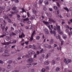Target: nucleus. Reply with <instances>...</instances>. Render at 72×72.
<instances>
[{"label": "nucleus", "mask_w": 72, "mask_h": 72, "mask_svg": "<svg viewBox=\"0 0 72 72\" xmlns=\"http://www.w3.org/2000/svg\"><path fill=\"white\" fill-rule=\"evenodd\" d=\"M57 28L58 32H59L60 35H63V32H61L60 30V26L59 25H58L57 26Z\"/></svg>", "instance_id": "f257e3e1"}, {"label": "nucleus", "mask_w": 72, "mask_h": 72, "mask_svg": "<svg viewBox=\"0 0 72 72\" xmlns=\"http://www.w3.org/2000/svg\"><path fill=\"white\" fill-rule=\"evenodd\" d=\"M28 53L29 55H32V54H34L35 53V52L32 51V50L29 51L28 52Z\"/></svg>", "instance_id": "f03ea898"}, {"label": "nucleus", "mask_w": 72, "mask_h": 72, "mask_svg": "<svg viewBox=\"0 0 72 72\" xmlns=\"http://www.w3.org/2000/svg\"><path fill=\"white\" fill-rule=\"evenodd\" d=\"M1 26L2 27L1 29L3 30H5V25L4 23L1 24Z\"/></svg>", "instance_id": "7ed1b4c3"}, {"label": "nucleus", "mask_w": 72, "mask_h": 72, "mask_svg": "<svg viewBox=\"0 0 72 72\" xmlns=\"http://www.w3.org/2000/svg\"><path fill=\"white\" fill-rule=\"evenodd\" d=\"M33 61V60L32 59V58H29V59L27 61L28 63H31Z\"/></svg>", "instance_id": "20e7f679"}, {"label": "nucleus", "mask_w": 72, "mask_h": 72, "mask_svg": "<svg viewBox=\"0 0 72 72\" xmlns=\"http://www.w3.org/2000/svg\"><path fill=\"white\" fill-rule=\"evenodd\" d=\"M24 36H24V33H23V32H22L21 35H19V38H20V39H21V38H22V37H24Z\"/></svg>", "instance_id": "39448f33"}, {"label": "nucleus", "mask_w": 72, "mask_h": 72, "mask_svg": "<svg viewBox=\"0 0 72 72\" xmlns=\"http://www.w3.org/2000/svg\"><path fill=\"white\" fill-rule=\"evenodd\" d=\"M33 48L34 50H36L37 49V46L35 45L34 44L33 45Z\"/></svg>", "instance_id": "423d86ee"}, {"label": "nucleus", "mask_w": 72, "mask_h": 72, "mask_svg": "<svg viewBox=\"0 0 72 72\" xmlns=\"http://www.w3.org/2000/svg\"><path fill=\"white\" fill-rule=\"evenodd\" d=\"M60 71V69L59 67L56 68V72H59Z\"/></svg>", "instance_id": "0eeeda50"}, {"label": "nucleus", "mask_w": 72, "mask_h": 72, "mask_svg": "<svg viewBox=\"0 0 72 72\" xmlns=\"http://www.w3.org/2000/svg\"><path fill=\"white\" fill-rule=\"evenodd\" d=\"M35 18V15H32L30 17V19L32 20H33Z\"/></svg>", "instance_id": "6e6552de"}, {"label": "nucleus", "mask_w": 72, "mask_h": 72, "mask_svg": "<svg viewBox=\"0 0 72 72\" xmlns=\"http://www.w3.org/2000/svg\"><path fill=\"white\" fill-rule=\"evenodd\" d=\"M53 43H54V40L53 39H52L50 40V44H51H51H53Z\"/></svg>", "instance_id": "1a4fd4ad"}, {"label": "nucleus", "mask_w": 72, "mask_h": 72, "mask_svg": "<svg viewBox=\"0 0 72 72\" xmlns=\"http://www.w3.org/2000/svg\"><path fill=\"white\" fill-rule=\"evenodd\" d=\"M2 55L3 57H6L10 56V55H9L8 54H5L3 53Z\"/></svg>", "instance_id": "9d476101"}, {"label": "nucleus", "mask_w": 72, "mask_h": 72, "mask_svg": "<svg viewBox=\"0 0 72 72\" xmlns=\"http://www.w3.org/2000/svg\"><path fill=\"white\" fill-rule=\"evenodd\" d=\"M27 17V15H26V13H24V14H23V15L22 16V17L23 18H25Z\"/></svg>", "instance_id": "9b49d317"}, {"label": "nucleus", "mask_w": 72, "mask_h": 72, "mask_svg": "<svg viewBox=\"0 0 72 72\" xmlns=\"http://www.w3.org/2000/svg\"><path fill=\"white\" fill-rule=\"evenodd\" d=\"M5 39L7 41H9L10 40V38L8 36H6L5 37Z\"/></svg>", "instance_id": "f8f14e48"}, {"label": "nucleus", "mask_w": 72, "mask_h": 72, "mask_svg": "<svg viewBox=\"0 0 72 72\" xmlns=\"http://www.w3.org/2000/svg\"><path fill=\"white\" fill-rule=\"evenodd\" d=\"M44 3L46 5H48V4H49V2L48 1H45L44 2Z\"/></svg>", "instance_id": "ddd939ff"}, {"label": "nucleus", "mask_w": 72, "mask_h": 72, "mask_svg": "<svg viewBox=\"0 0 72 72\" xmlns=\"http://www.w3.org/2000/svg\"><path fill=\"white\" fill-rule=\"evenodd\" d=\"M43 23H44V24L46 25H48V24H49V22H46L44 21H43Z\"/></svg>", "instance_id": "4468645a"}, {"label": "nucleus", "mask_w": 72, "mask_h": 72, "mask_svg": "<svg viewBox=\"0 0 72 72\" xmlns=\"http://www.w3.org/2000/svg\"><path fill=\"white\" fill-rule=\"evenodd\" d=\"M23 21H24L26 22V21H29V19H28V18L27 17L26 18L24 19Z\"/></svg>", "instance_id": "2eb2a0df"}, {"label": "nucleus", "mask_w": 72, "mask_h": 72, "mask_svg": "<svg viewBox=\"0 0 72 72\" xmlns=\"http://www.w3.org/2000/svg\"><path fill=\"white\" fill-rule=\"evenodd\" d=\"M31 57V55H26L25 56V57L26 58H30Z\"/></svg>", "instance_id": "dca6fc26"}, {"label": "nucleus", "mask_w": 72, "mask_h": 72, "mask_svg": "<svg viewBox=\"0 0 72 72\" xmlns=\"http://www.w3.org/2000/svg\"><path fill=\"white\" fill-rule=\"evenodd\" d=\"M26 66V67H31V66H32V65L30 63H29L27 64Z\"/></svg>", "instance_id": "f3484780"}, {"label": "nucleus", "mask_w": 72, "mask_h": 72, "mask_svg": "<svg viewBox=\"0 0 72 72\" xmlns=\"http://www.w3.org/2000/svg\"><path fill=\"white\" fill-rule=\"evenodd\" d=\"M62 37L64 39H66L67 38V35H62Z\"/></svg>", "instance_id": "a211bd4d"}, {"label": "nucleus", "mask_w": 72, "mask_h": 72, "mask_svg": "<svg viewBox=\"0 0 72 72\" xmlns=\"http://www.w3.org/2000/svg\"><path fill=\"white\" fill-rule=\"evenodd\" d=\"M43 2V0H40L39 1V4H41Z\"/></svg>", "instance_id": "6ab92c4d"}, {"label": "nucleus", "mask_w": 72, "mask_h": 72, "mask_svg": "<svg viewBox=\"0 0 72 72\" xmlns=\"http://www.w3.org/2000/svg\"><path fill=\"white\" fill-rule=\"evenodd\" d=\"M0 11H2L3 10H4V8H3V7H2L1 6H0Z\"/></svg>", "instance_id": "aec40b11"}, {"label": "nucleus", "mask_w": 72, "mask_h": 72, "mask_svg": "<svg viewBox=\"0 0 72 72\" xmlns=\"http://www.w3.org/2000/svg\"><path fill=\"white\" fill-rule=\"evenodd\" d=\"M54 36H56V35L57 34V33L55 31L53 30V33Z\"/></svg>", "instance_id": "412c9836"}, {"label": "nucleus", "mask_w": 72, "mask_h": 72, "mask_svg": "<svg viewBox=\"0 0 72 72\" xmlns=\"http://www.w3.org/2000/svg\"><path fill=\"white\" fill-rule=\"evenodd\" d=\"M43 9L44 11H46L47 10V8H46V7H45V6H44L43 7Z\"/></svg>", "instance_id": "4be33fe9"}, {"label": "nucleus", "mask_w": 72, "mask_h": 72, "mask_svg": "<svg viewBox=\"0 0 72 72\" xmlns=\"http://www.w3.org/2000/svg\"><path fill=\"white\" fill-rule=\"evenodd\" d=\"M44 31H45L46 32H47V34H49V32H48V30L46 29L44 30Z\"/></svg>", "instance_id": "5701e85b"}, {"label": "nucleus", "mask_w": 72, "mask_h": 72, "mask_svg": "<svg viewBox=\"0 0 72 72\" xmlns=\"http://www.w3.org/2000/svg\"><path fill=\"white\" fill-rule=\"evenodd\" d=\"M33 37L31 36V38L30 39V41H32L33 40Z\"/></svg>", "instance_id": "b1692460"}, {"label": "nucleus", "mask_w": 72, "mask_h": 72, "mask_svg": "<svg viewBox=\"0 0 72 72\" xmlns=\"http://www.w3.org/2000/svg\"><path fill=\"white\" fill-rule=\"evenodd\" d=\"M44 46L45 48H48V45L47 44H44Z\"/></svg>", "instance_id": "393cba45"}, {"label": "nucleus", "mask_w": 72, "mask_h": 72, "mask_svg": "<svg viewBox=\"0 0 72 72\" xmlns=\"http://www.w3.org/2000/svg\"><path fill=\"white\" fill-rule=\"evenodd\" d=\"M11 35H12L13 36H15L16 35V34L14 33L13 32H12V33L11 34Z\"/></svg>", "instance_id": "a878e982"}, {"label": "nucleus", "mask_w": 72, "mask_h": 72, "mask_svg": "<svg viewBox=\"0 0 72 72\" xmlns=\"http://www.w3.org/2000/svg\"><path fill=\"white\" fill-rule=\"evenodd\" d=\"M10 67H11V66H10V65H9V64L7 67V68H8V69H11V68Z\"/></svg>", "instance_id": "bb28decb"}, {"label": "nucleus", "mask_w": 72, "mask_h": 72, "mask_svg": "<svg viewBox=\"0 0 72 72\" xmlns=\"http://www.w3.org/2000/svg\"><path fill=\"white\" fill-rule=\"evenodd\" d=\"M53 30L55 31H57V27L55 26H54L53 27Z\"/></svg>", "instance_id": "cd10ccee"}, {"label": "nucleus", "mask_w": 72, "mask_h": 72, "mask_svg": "<svg viewBox=\"0 0 72 72\" xmlns=\"http://www.w3.org/2000/svg\"><path fill=\"white\" fill-rule=\"evenodd\" d=\"M7 15L8 16H10V17H13V15L11 14H7Z\"/></svg>", "instance_id": "c85d7f7f"}, {"label": "nucleus", "mask_w": 72, "mask_h": 72, "mask_svg": "<svg viewBox=\"0 0 72 72\" xmlns=\"http://www.w3.org/2000/svg\"><path fill=\"white\" fill-rule=\"evenodd\" d=\"M36 39H37V40H39V39H40V36H37V37H36Z\"/></svg>", "instance_id": "c756f323"}, {"label": "nucleus", "mask_w": 72, "mask_h": 72, "mask_svg": "<svg viewBox=\"0 0 72 72\" xmlns=\"http://www.w3.org/2000/svg\"><path fill=\"white\" fill-rule=\"evenodd\" d=\"M35 31H34L33 33H32V34L31 35V36L33 37V36L35 35Z\"/></svg>", "instance_id": "7c9ffc66"}, {"label": "nucleus", "mask_w": 72, "mask_h": 72, "mask_svg": "<svg viewBox=\"0 0 72 72\" xmlns=\"http://www.w3.org/2000/svg\"><path fill=\"white\" fill-rule=\"evenodd\" d=\"M72 62V61L70 59H68V63H71Z\"/></svg>", "instance_id": "2f4dec72"}, {"label": "nucleus", "mask_w": 72, "mask_h": 72, "mask_svg": "<svg viewBox=\"0 0 72 72\" xmlns=\"http://www.w3.org/2000/svg\"><path fill=\"white\" fill-rule=\"evenodd\" d=\"M16 9H17V7H14L12 8V10H15Z\"/></svg>", "instance_id": "473e14b6"}, {"label": "nucleus", "mask_w": 72, "mask_h": 72, "mask_svg": "<svg viewBox=\"0 0 72 72\" xmlns=\"http://www.w3.org/2000/svg\"><path fill=\"white\" fill-rule=\"evenodd\" d=\"M64 9L66 10V11H67V12L69 11V10H68V8H64Z\"/></svg>", "instance_id": "72a5a7b5"}, {"label": "nucleus", "mask_w": 72, "mask_h": 72, "mask_svg": "<svg viewBox=\"0 0 72 72\" xmlns=\"http://www.w3.org/2000/svg\"><path fill=\"white\" fill-rule=\"evenodd\" d=\"M8 22H9V23H11L12 22V21H11V20H10V19H8Z\"/></svg>", "instance_id": "f704fd0d"}, {"label": "nucleus", "mask_w": 72, "mask_h": 72, "mask_svg": "<svg viewBox=\"0 0 72 72\" xmlns=\"http://www.w3.org/2000/svg\"><path fill=\"white\" fill-rule=\"evenodd\" d=\"M49 57V54H48L46 56V59H48V57Z\"/></svg>", "instance_id": "c9c22d12"}, {"label": "nucleus", "mask_w": 72, "mask_h": 72, "mask_svg": "<svg viewBox=\"0 0 72 72\" xmlns=\"http://www.w3.org/2000/svg\"><path fill=\"white\" fill-rule=\"evenodd\" d=\"M70 14H66V16L67 17H68V18H69V17H70Z\"/></svg>", "instance_id": "e433bc0d"}, {"label": "nucleus", "mask_w": 72, "mask_h": 72, "mask_svg": "<svg viewBox=\"0 0 72 72\" xmlns=\"http://www.w3.org/2000/svg\"><path fill=\"white\" fill-rule=\"evenodd\" d=\"M64 44V41H61V45H63Z\"/></svg>", "instance_id": "4c0bfd02"}, {"label": "nucleus", "mask_w": 72, "mask_h": 72, "mask_svg": "<svg viewBox=\"0 0 72 72\" xmlns=\"http://www.w3.org/2000/svg\"><path fill=\"white\" fill-rule=\"evenodd\" d=\"M15 3H19V1L18 0H15Z\"/></svg>", "instance_id": "58836bf2"}, {"label": "nucleus", "mask_w": 72, "mask_h": 72, "mask_svg": "<svg viewBox=\"0 0 72 72\" xmlns=\"http://www.w3.org/2000/svg\"><path fill=\"white\" fill-rule=\"evenodd\" d=\"M47 16H48L49 17H51V16H52V15L51 14H50L48 15H47Z\"/></svg>", "instance_id": "ea45409f"}, {"label": "nucleus", "mask_w": 72, "mask_h": 72, "mask_svg": "<svg viewBox=\"0 0 72 72\" xmlns=\"http://www.w3.org/2000/svg\"><path fill=\"white\" fill-rule=\"evenodd\" d=\"M8 63H12V61L11 60H10L8 62Z\"/></svg>", "instance_id": "a19ab883"}, {"label": "nucleus", "mask_w": 72, "mask_h": 72, "mask_svg": "<svg viewBox=\"0 0 72 72\" xmlns=\"http://www.w3.org/2000/svg\"><path fill=\"white\" fill-rule=\"evenodd\" d=\"M4 36H5V35L3 34V35H1L0 36V38H1V37H3Z\"/></svg>", "instance_id": "79ce46f5"}, {"label": "nucleus", "mask_w": 72, "mask_h": 72, "mask_svg": "<svg viewBox=\"0 0 72 72\" xmlns=\"http://www.w3.org/2000/svg\"><path fill=\"white\" fill-rule=\"evenodd\" d=\"M47 48H48V49H50V48H51V46L50 45L48 46V47H47Z\"/></svg>", "instance_id": "37998d69"}, {"label": "nucleus", "mask_w": 72, "mask_h": 72, "mask_svg": "<svg viewBox=\"0 0 72 72\" xmlns=\"http://www.w3.org/2000/svg\"><path fill=\"white\" fill-rule=\"evenodd\" d=\"M42 71L43 72H45V69L44 68L42 69Z\"/></svg>", "instance_id": "c03bdc74"}, {"label": "nucleus", "mask_w": 72, "mask_h": 72, "mask_svg": "<svg viewBox=\"0 0 72 72\" xmlns=\"http://www.w3.org/2000/svg\"><path fill=\"white\" fill-rule=\"evenodd\" d=\"M27 15H28V17H30V13H29V12H27Z\"/></svg>", "instance_id": "a18cd8bd"}, {"label": "nucleus", "mask_w": 72, "mask_h": 72, "mask_svg": "<svg viewBox=\"0 0 72 72\" xmlns=\"http://www.w3.org/2000/svg\"><path fill=\"white\" fill-rule=\"evenodd\" d=\"M51 62L52 63H55V61L54 60H52Z\"/></svg>", "instance_id": "49530a36"}, {"label": "nucleus", "mask_w": 72, "mask_h": 72, "mask_svg": "<svg viewBox=\"0 0 72 72\" xmlns=\"http://www.w3.org/2000/svg\"><path fill=\"white\" fill-rule=\"evenodd\" d=\"M57 6H58V7H60V5L59 3H56Z\"/></svg>", "instance_id": "de8ad7c7"}, {"label": "nucleus", "mask_w": 72, "mask_h": 72, "mask_svg": "<svg viewBox=\"0 0 72 72\" xmlns=\"http://www.w3.org/2000/svg\"><path fill=\"white\" fill-rule=\"evenodd\" d=\"M50 33H51V35H53V32L52 30L50 31Z\"/></svg>", "instance_id": "09e8293b"}, {"label": "nucleus", "mask_w": 72, "mask_h": 72, "mask_svg": "<svg viewBox=\"0 0 72 72\" xmlns=\"http://www.w3.org/2000/svg\"><path fill=\"white\" fill-rule=\"evenodd\" d=\"M67 60L66 59H65L64 60V63H67Z\"/></svg>", "instance_id": "8fccbe9b"}, {"label": "nucleus", "mask_w": 72, "mask_h": 72, "mask_svg": "<svg viewBox=\"0 0 72 72\" xmlns=\"http://www.w3.org/2000/svg\"><path fill=\"white\" fill-rule=\"evenodd\" d=\"M53 23H56V21L54 20H53V19L52 20V22Z\"/></svg>", "instance_id": "3c124183"}, {"label": "nucleus", "mask_w": 72, "mask_h": 72, "mask_svg": "<svg viewBox=\"0 0 72 72\" xmlns=\"http://www.w3.org/2000/svg\"><path fill=\"white\" fill-rule=\"evenodd\" d=\"M22 13H23V12H25V13H26V11L24 9H22Z\"/></svg>", "instance_id": "603ef678"}, {"label": "nucleus", "mask_w": 72, "mask_h": 72, "mask_svg": "<svg viewBox=\"0 0 72 72\" xmlns=\"http://www.w3.org/2000/svg\"><path fill=\"white\" fill-rule=\"evenodd\" d=\"M50 11L51 12V11H53V9H52V8H49Z\"/></svg>", "instance_id": "864d4df0"}, {"label": "nucleus", "mask_w": 72, "mask_h": 72, "mask_svg": "<svg viewBox=\"0 0 72 72\" xmlns=\"http://www.w3.org/2000/svg\"><path fill=\"white\" fill-rule=\"evenodd\" d=\"M2 45H7L5 43H2Z\"/></svg>", "instance_id": "5fc2aeb1"}, {"label": "nucleus", "mask_w": 72, "mask_h": 72, "mask_svg": "<svg viewBox=\"0 0 72 72\" xmlns=\"http://www.w3.org/2000/svg\"><path fill=\"white\" fill-rule=\"evenodd\" d=\"M33 28V26H31L30 28V30H31V29H32Z\"/></svg>", "instance_id": "6e6d98bb"}, {"label": "nucleus", "mask_w": 72, "mask_h": 72, "mask_svg": "<svg viewBox=\"0 0 72 72\" xmlns=\"http://www.w3.org/2000/svg\"><path fill=\"white\" fill-rule=\"evenodd\" d=\"M3 18L4 19H6V15L5 16H3Z\"/></svg>", "instance_id": "4d7b16f0"}, {"label": "nucleus", "mask_w": 72, "mask_h": 72, "mask_svg": "<svg viewBox=\"0 0 72 72\" xmlns=\"http://www.w3.org/2000/svg\"><path fill=\"white\" fill-rule=\"evenodd\" d=\"M17 17H18L17 18H20L21 17V16L19 15H17Z\"/></svg>", "instance_id": "13d9d810"}, {"label": "nucleus", "mask_w": 72, "mask_h": 72, "mask_svg": "<svg viewBox=\"0 0 72 72\" xmlns=\"http://www.w3.org/2000/svg\"><path fill=\"white\" fill-rule=\"evenodd\" d=\"M53 20V19H51L50 18L49 19V21H50V22H52V21Z\"/></svg>", "instance_id": "bf43d9fd"}, {"label": "nucleus", "mask_w": 72, "mask_h": 72, "mask_svg": "<svg viewBox=\"0 0 72 72\" xmlns=\"http://www.w3.org/2000/svg\"><path fill=\"white\" fill-rule=\"evenodd\" d=\"M38 48L39 49H41V46H38Z\"/></svg>", "instance_id": "052dcab7"}, {"label": "nucleus", "mask_w": 72, "mask_h": 72, "mask_svg": "<svg viewBox=\"0 0 72 72\" xmlns=\"http://www.w3.org/2000/svg\"><path fill=\"white\" fill-rule=\"evenodd\" d=\"M2 71H5V69L3 68L2 69Z\"/></svg>", "instance_id": "680f3d73"}, {"label": "nucleus", "mask_w": 72, "mask_h": 72, "mask_svg": "<svg viewBox=\"0 0 72 72\" xmlns=\"http://www.w3.org/2000/svg\"><path fill=\"white\" fill-rule=\"evenodd\" d=\"M66 33H68V29H66Z\"/></svg>", "instance_id": "e2e57ef3"}, {"label": "nucleus", "mask_w": 72, "mask_h": 72, "mask_svg": "<svg viewBox=\"0 0 72 72\" xmlns=\"http://www.w3.org/2000/svg\"><path fill=\"white\" fill-rule=\"evenodd\" d=\"M37 55V54H35L34 55V57L36 58V56Z\"/></svg>", "instance_id": "0e129e2a"}, {"label": "nucleus", "mask_w": 72, "mask_h": 72, "mask_svg": "<svg viewBox=\"0 0 72 72\" xmlns=\"http://www.w3.org/2000/svg\"><path fill=\"white\" fill-rule=\"evenodd\" d=\"M28 42H24V44H26V45H28Z\"/></svg>", "instance_id": "69168bd1"}, {"label": "nucleus", "mask_w": 72, "mask_h": 72, "mask_svg": "<svg viewBox=\"0 0 72 72\" xmlns=\"http://www.w3.org/2000/svg\"><path fill=\"white\" fill-rule=\"evenodd\" d=\"M8 52V51L7 50H5L4 51V53H7Z\"/></svg>", "instance_id": "338daca9"}, {"label": "nucleus", "mask_w": 72, "mask_h": 72, "mask_svg": "<svg viewBox=\"0 0 72 72\" xmlns=\"http://www.w3.org/2000/svg\"><path fill=\"white\" fill-rule=\"evenodd\" d=\"M4 63V62H3V61L0 60V63Z\"/></svg>", "instance_id": "774afa93"}]
</instances>
